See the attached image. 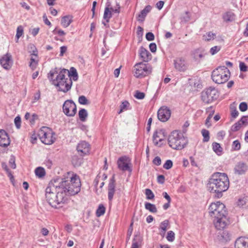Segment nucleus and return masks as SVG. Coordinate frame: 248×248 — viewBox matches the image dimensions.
<instances>
[{
    "instance_id": "4be33fe9",
    "label": "nucleus",
    "mask_w": 248,
    "mask_h": 248,
    "mask_svg": "<svg viewBox=\"0 0 248 248\" xmlns=\"http://www.w3.org/2000/svg\"><path fill=\"white\" fill-rule=\"evenodd\" d=\"M139 53L141 58L144 62H148L151 60L152 55L151 53L143 47H140Z\"/></svg>"
},
{
    "instance_id": "2f4dec72",
    "label": "nucleus",
    "mask_w": 248,
    "mask_h": 248,
    "mask_svg": "<svg viewBox=\"0 0 248 248\" xmlns=\"http://www.w3.org/2000/svg\"><path fill=\"white\" fill-rule=\"evenodd\" d=\"M223 19L226 22L232 21L234 19V15L232 12H226L223 15Z\"/></svg>"
},
{
    "instance_id": "f704fd0d",
    "label": "nucleus",
    "mask_w": 248,
    "mask_h": 248,
    "mask_svg": "<svg viewBox=\"0 0 248 248\" xmlns=\"http://www.w3.org/2000/svg\"><path fill=\"white\" fill-rule=\"evenodd\" d=\"M216 37V34L213 33L211 31L207 32L205 34H204L202 36L203 40L207 41H209L214 39Z\"/></svg>"
},
{
    "instance_id": "9b49d317",
    "label": "nucleus",
    "mask_w": 248,
    "mask_h": 248,
    "mask_svg": "<svg viewBox=\"0 0 248 248\" xmlns=\"http://www.w3.org/2000/svg\"><path fill=\"white\" fill-rule=\"evenodd\" d=\"M63 112L67 116L73 117L77 112V106L71 100L65 101L62 106Z\"/></svg>"
},
{
    "instance_id": "f3484780",
    "label": "nucleus",
    "mask_w": 248,
    "mask_h": 248,
    "mask_svg": "<svg viewBox=\"0 0 248 248\" xmlns=\"http://www.w3.org/2000/svg\"><path fill=\"white\" fill-rule=\"evenodd\" d=\"M214 223L217 230L223 229L227 225V216L215 218Z\"/></svg>"
},
{
    "instance_id": "c03bdc74",
    "label": "nucleus",
    "mask_w": 248,
    "mask_h": 248,
    "mask_svg": "<svg viewBox=\"0 0 248 248\" xmlns=\"http://www.w3.org/2000/svg\"><path fill=\"white\" fill-rule=\"evenodd\" d=\"M167 239L169 242H172L175 239V233L172 231H170L168 232L167 236L166 237Z\"/></svg>"
},
{
    "instance_id": "7ed1b4c3",
    "label": "nucleus",
    "mask_w": 248,
    "mask_h": 248,
    "mask_svg": "<svg viewBox=\"0 0 248 248\" xmlns=\"http://www.w3.org/2000/svg\"><path fill=\"white\" fill-rule=\"evenodd\" d=\"M230 183L227 174L225 173L216 172L209 179L207 184L208 190L215 193V196L221 198L223 192L227 191L229 187Z\"/></svg>"
},
{
    "instance_id": "6e6552de",
    "label": "nucleus",
    "mask_w": 248,
    "mask_h": 248,
    "mask_svg": "<svg viewBox=\"0 0 248 248\" xmlns=\"http://www.w3.org/2000/svg\"><path fill=\"white\" fill-rule=\"evenodd\" d=\"M152 67L147 63L140 62L136 63L134 66L133 73L135 77L142 78L150 74Z\"/></svg>"
},
{
    "instance_id": "cd10ccee",
    "label": "nucleus",
    "mask_w": 248,
    "mask_h": 248,
    "mask_svg": "<svg viewBox=\"0 0 248 248\" xmlns=\"http://www.w3.org/2000/svg\"><path fill=\"white\" fill-rule=\"evenodd\" d=\"M163 133L160 131H156L154 133L153 139V142L155 146H158L160 147L161 145H159V142L158 141V139H159L160 137L162 136Z\"/></svg>"
},
{
    "instance_id": "a878e982",
    "label": "nucleus",
    "mask_w": 248,
    "mask_h": 248,
    "mask_svg": "<svg viewBox=\"0 0 248 248\" xmlns=\"http://www.w3.org/2000/svg\"><path fill=\"white\" fill-rule=\"evenodd\" d=\"M71 161L74 167H79L83 163V158L81 155L79 156L77 155H74L72 156Z\"/></svg>"
},
{
    "instance_id": "dca6fc26",
    "label": "nucleus",
    "mask_w": 248,
    "mask_h": 248,
    "mask_svg": "<svg viewBox=\"0 0 248 248\" xmlns=\"http://www.w3.org/2000/svg\"><path fill=\"white\" fill-rule=\"evenodd\" d=\"M115 187V175L113 174L112 177L109 179L108 186V199L109 202H111L113 199L116 191Z\"/></svg>"
},
{
    "instance_id": "338daca9",
    "label": "nucleus",
    "mask_w": 248,
    "mask_h": 248,
    "mask_svg": "<svg viewBox=\"0 0 248 248\" xmlns=\"http://www.w3.org/2000/svg\"><path fill=\"white\" fill-rule=\"evenodd\" d=\"M212 116L211 115H209L207 118H206V120H205V125L208 127H210L211 125V118Z\"/></svg>"
},
{
    "instance_id": "393cba45",
    "label": "nucleus",
    "mask_w": 248,
    "mask_h": 248,
    "mask_svg": "<svg viewBox=\"0 0 248 248\" xmlns=\"http://www.w3.org/2000/svg\"><path fill=\"white\" fill-rule=\"evenodd\" d=\"M152 8L151 6L150 5L146 6L139 14L138 17H139V20H141L143 21L145 17L146 16L148 13H149Z\"/></svg>"
},
{
    "instance_id": "4468645a",
    "label": "nucleus",
    "mask_w": 248,
    "mask_h": 248,
    "mask_svg": "<svg viewBox=\"0 0 248 248\" xmlns=\"http://www.w3.org/2000/svg\"><path fill=\"white\" fill-rule=\"evenodd\" d=\"M170 111L169 108L162 107L158 110L157 117L160 121L165 122L170 118Z\"/></svg>"
},
{
    "instance_id": "864d4df0",
    "label": "nucleus",
    "mask_w": 248,
    "mask_h": 248,
    "mask_svg": "<svg viewBox=\"0 0 248 248\" xmlns=\"http://www.w3.org/2000/svg\"><path fill=\"white\" fill-rule=\"evenodd\" d=\"M15 125L19 129L21 126V118L19 116H16L14 120Z\"/></svg>"
},
{
    "instance_id": "f257e3e1",
    "label": "nucleus",
    "mask_w": 248,
    "mask_h": 248,
    "mask_svg": "<svg viewBox=\"0 0 248 248\" xmlns=\"http://www.w3.org/2000/svg\"><path fill=\"white\" fill-rule=\"evenodd\" d=\"M58 179L51 181L46 189V198L49 204L55 208L62 206L67 198L62 188L58 185Z\"/></svg>"
},
{
    "instance_id": "aec40b11",
    "label": "nucleus",
    "mask_w": 248,
    "mask_h": 248,
    "mask_svg": "<svg viewBox=\"0 0 248 248\" xmlns=\"http://www.w3.org/2000/svg\"><path fill=\"white\" fill-rule=\"evenodd\" d=\"M0 63L4 69H9L12 63L11 55L8 53L4 55L0 59Z\"/></svg>"
},
{
    "instance_id": "c756f323",
    "label": "nucleus",
    "mask_w": 248,
    "mask_h": 248,
    "mask_svg": "<svg viewBox=\"0 0 248 248\" xmlns=\"http://www.w3.org/2000/svg\"><path fill=\"white\" fill-rule=\"evenodd\" d=\"M213 151L217 155H221L222 153V148L219 143L214 142L212 143Z\"/></svg>"
},
{
    "instance_id": "09e8293b",
    "label": "nucleus",
    "mask_w": 248,
    "mask_h": 248,
    "mask_svg": "<svg viewBox=\"0 0 248 248\" xmlns=\"http://www.w3.org/2000/svg\"><path fill=\"white\" fill-rule=\"evenodd\" d=\"M134 96L137 99H143L145 97V93L139 91H136Z\"/></svg>"
},
{
    "instance_id": "a18cd8bd",
    "label": "nucleus",
    "mask_w": 248,
    "mask_h": 248,
    "mask_svg": "<svg viewBox=\"0 0 248 248\" xmlns=\"http://www.w3.org/2000/svg\"><path fill=\"white\" fill-rule=\"evenodd\" d=\"M232 148L234 151H238L241 148V144L238 140H235L232 142Z\"/></svg>"
},
{
    "instance_id": "423d86ee",
    "label": "nucleus",
    "mask_w": 248,
    "mask_h": 248,
    "mask_svg": "<svg viewBox=\"0 0 248 248\" xmlns=\"http://www.w3.org/2000/svg\"><path fill=\"white\" fill-rule=\"evenodd\" d=\"M230 75V72L226 66H218L213 71L212 79L216 83L223 84L228 80Z\"/></svg>"
},
{
    "instance_id": "f03ea898",
    "label": "nucleus",
    "mask_w": 248,
    "mask_h": 248,
    "mask_svg": "<svg viewBox=\"0 0 248 248\" xmlns=\"http://www.w3.org/2000/svg\"><path fill=\"white\" fill-rule=\"evenodd\" d=\"M67 72V69L55 67L47 75L48 79L52 84L59 88V91L66 93L71 89L72 81L71 78H66Z\"/></svg>"
},
{
    "instance_id": "2eb2a0df",
    "label": "nucleus",
    "mask_w": 248,
    "mask_h": 248,
    "mask_svg": "<svg viewBox=\"0 0 248 248\" xmlns=\"http://www.w3.org/2000/svg\"><path fill=\"white\" fill-rule=\"evenodd\" d=\"M175 68L180 72H184L187 69V65L185 59L183 57H178L173 61Z\"/></svg>"
},
{
    "instance_id": "5701e85b",
    "label": "nucleus",
    "mask_w": 248,
    "mask_h": 248,
    "mask_svg": "<svg viewBox=\"0 0 248 248\" xmlns=\"http://www.w3.org/2000/svg\"><path fill=\"white\" fill-rule=\"evenodd\" d=\"M110 3L107 2L106 4V7L104 10L103 19L108 23L110 18L112 17V11L110 10Z\"/></svg>"
},
{
    "instance_id": "a19ab883",
    "label": "nucleus",
    "mask_w": 248,
    "mask_h": 248,
    "mask_svg": "<svg viewBox=\"0 0 248 248\" xmlns=\"http://www.w3.org/2000/svg\"><path fill=\"white\" fill-rule=\"evenodd\" d=\"M145 194L146 196V199L147 200H152L155 197L154 194L152 191L149 188L145 189Z\"/></svg>"
},
{
    "instance_id": "a211bd4d",
    "label": "nucleus",
    "mask_w": 248,
    "mask_h": 248,
    "mask_svg": "<svg viewBox=\"0 0 248 248\" xmlns=\"http://www.w3.org/2000/svg\"><path fill=\"white\" fill-rule=\"evenodd\" d=\"M10 143V140L7 132L3 129L0 130V146L6 147Z\"/></svg>"
},
{
    "instance_id": "e433bc0d",
    "label": "nucleus",
    "mask_w": 248,
    "mask_h": 248,
    "mask_svg": "<svg viewBox=\"0 0 248 248\" xmlns=\"http://www.w3.org/2000/svg\"><path fill=\"white\" fill-rule=\"evenodd\" d=\"M106 211V208L103 204H99L96 211V215L99 217L103 215Z\"/></svg>"
},
{
    "instance_id": "4c0bfd02",
    "label": "nucleus",
    "mask_w": 248,
    "mask_h": 248,
    "mask_svg": "<svg viewBox=\"0 0 248 248\" xmlns=\"http://www.w3.org/2000/svg\"><path fill=\"white\" fill-rule=\"evenodd\" d=\"M23 27L22 26H19L17 27L16 29V37L17 39L16 42H18L19 38L23 35Z\"/></svg>"
},
{
    "instance_id": "603ef678",
    "label": "nucleus",
    "mask_w": 248,
    "mask_h": 248,
    "mask_svg": "<svg viewBox=\"0 0 248 248\" xmlns=\"http://www.w3.org/2000/svg\"><path fill=\"white\" fill-rule=\"evenodd\" d=\"M239 68L241 72H246L248 71V66L242 62H239Z\"/></svg>"
},
{
    "instance_id": "c9c22d12",
    "label": "nucleus",
    "mask_w": 248,
    "mask_h": 248,
    "mask_svg": "<svg viewBox=\"0 0 248 248\" xmlns=\"http://www.w3.org/2000/svg\"><path fill=\"white\" fill-rule=\"evenodd\" d=\"M201 133L203 136L202 141L203 142H208L210 140L209 132L208 130L203 129L202 130Z\"/></svg>"
},
{
    "instance_id": "774afa93",
    "label": "nucleus",
    "mask_w": 248,
    "mask_h": 248,
    "mask_svg": "<svg viewBox=\"0 0 248 248\" xmlns=\"http://www.w3.org/2000/svg\"><path fill=\"white\" fill-rule=\"evenodd\" d=\"M164 4V2L162 0H160L156 3V6L159 10H161L163 8Z\"/></svg>"
},
{
    "instance_id": "49530a36",
    "label": "nucleus",
    "mask_w": 248,
    "mask_h": 248,
    "mask_svg": "<svg viewBox=\"0 0 248 248\" xmlns=\"http://www.w3.org/2000/svg\"><path fill=\"white\" fill-rule=\"evenodd\" d=\"M221 237L225 241H228L230 240V235L227 231H223L219 233Z\"/></svg>"
},
{
    "instance_id": "6e6d98bb",
    "label": "nucleus",
    "mask_w": 248,
    "mask_h": 248,
    "mask_svg": "<svg viewBox=\"0 0 248 248\" xmlns=\"http://www.w3.org/2000/svg\"><path fill=\"white\" fill-rule=\"evenodd\" d=\"M146 39L149 41H153L155 39V35L151 32H148L146 34Z\"/></svg>"
},
{
    "instance_id": "20e7f679",
    "label": "nucleus",
    "mask_w": 248,
    "mask_h": 248,
    "mask_svg": "<svg viewBox=\"0 0 248 248\" xmlns=\"http://www.w3.org/2000/svg\"><path fill=\"white\" fill-rule=\"evenodd\" d=\"M58 185L62 188L65 195H74L80 190V180L76 174H72L69 180L62 179L58 182Z\"/></svg>"
},
{
    "instance_id": "37998d69",
    "label": "nucleus",
    "mask_w": 248,
    "mask_h": 248,
    "mask_svg": "<svg viewBox=\"0 0 248 248\" xmlns=\"http://www.w3.org/2000/svg\"><path fill=\"white\" fill-rule=\"evenodd\" d=\"M242 125V124L240 123V121L239 120L237 122H236L233 125H232L231 127V130L233 132H236L240 129Z\"/></svg>"
},
{
    "instance_id": "0eeeda50",
    "label": "nucleus",
    "mask_w": 248,
    "mask_h": 248,
    "mask_svg": "<svg viewBox=\"0 0 248 248\" xmlns=\"http://www.w3.org/2000/svg\"><path fill=\"white\" fill-rule=\"evenodd\" d=\"M208 213L214 218L227 215L225 205L220 202L211 203L208 207Z\"/></svg>"
},
{
    "instance_id": "4d7b16f0",
    "label": "nucleus",
    "mask_w": 248,
    "mask_h": 248,
    "mask_svg": "<svg viewBox=\"0 0 248 248\" xmlns=\"http://www.w3.org/2000/svg\"><path fill=\"white\" fill-rule=\"evenodd\" d=\"M220 49V47L218 46H215L212 47L210 50V52L212 55H214L218 52Z\"/></svg>"
},
{
    "instance_id": "bf43d9fd",
    "label": "nucleus",
    "mask_w": 248,
    "mask_h": 248,
    "mask_svg": "<svg viewBox=\"0 0 248 248\" xmlns=\"http://www.w3.org/2000/svg\"><path fill=\"white\" fill-rule=\"evenodd\" d=\"M153 163L156 165L159 166L161 163V160L160 157L156 156L153 160Z\"/></svg>"
},
{
    "instance_id": "39448f33",
    "label": "nucleus",
    "mask_w": 248,
    "mask_h": 248,
    "mask_svg": "<svg viewBox=\"0 0 248 248\" xmlns=\"http://www.w3.org/2000/svg\"><path fill=\"white\" fill-rule=\"evenodd\" d=\"M169 146L173 149L180 150L185 147L187 144V140L180 131H173L169 135L168 139Z\"/></svg>"
},
{
    "instance_id": "473e14b6",
    "label": "nucleus",
    "mask_w": 248,
    "mask_h": 248,
    "mask_svg": "<svg viewBox=\"0 0 248 248\" xmlns=\"http://www.w3.org/2000/svg\"><path fill=\"white\" fill-rule=\"evenodd\" d=\"M145 208L146 210L149 211L151 213H155L157 211L155 205L150 202H146L145 203Z\"/></svg>"
},
{
    "instance_id": "e2e57ef3",
    "label": "nucleus",
    "mask_w": 248,
    "mask_h": 248,
    "mask_svg": "<svg viewBox=\"0 0 248 248\" xmlns=\"http://www.w3.org/2000/svg\"><path fill=\"white\" fill-rule=\"evenodd\" d=\"M186 16L182 17V21L184 22H187L190 19V16L189 15V13L188 12H186Z\"/></svg>"
},
{
    "instance_id": "7c9ffc66",
    "label": "nucleus",
    "mask_w": 248,
    "mask_h": 248,
    "mask_svg": "<svg viewBox=\"0 0 248 248\" xmlns=\"http://www.w3.org/2000/svg\"><path fill=\"white\" fill-rule=\"evenodd\" d=\"M78 116L81 122H85L88 116L87 111L85 108L80 109L78 112Z\"/></svg>"
},
{
    "instance_id": "69168bd1",
    "label": "nucleus",
    "mask_w": 248,
    "mask_h": 248,
    "mask_svg": "<svg viewBox=\"0 0 248 248\" xmlns=\"http://www.w3.org/2000/svg\"><path fill=\"white\" fill-rule=\"evenodd\" d=\"M240 123L242 124V125L245 124L246 125L248 123V118L246 116H243L240 120H239Z\"/></svg>"
},
{
    "instance_id": "3c124183",
    "label": "nucleus",
    "mask_w": 248,
    "mask_h": 248,
    "mask_svg": "<svg viewBox=\"0 0 248 248\" xmlns=\"http://www.w3.org/2000/svg\"><path fill=\"white\" fill-rule=\"evenodd\" d=\"M246 204V199L245 198L239 199L237 202V204L240 207H243Z\"/></svg>"
},
{
    "instance_id": "052dcab7",
    "label": "nucleus",
    "mask_w": 248,
    "mask_h": 248,
    "mask_svg": "<svg viewBox=\"0 0 248 248\" xmlns=\"http://www.w3.org/2000/svg\"><path fill=\"white\" fill-rule=\"evenodd\" d=\"M157 182L159 184H163L165 182V177L163 175H159L157 178Z\"/></svg>"
},
{
    "instance_id": "de8ad7c7",
    "label": "nucleus",
    "mask_w": 248,
    "mask_h": 248,
    "mask_svg": "<svg viewBox=\"0 0 248 248\" xmlns=\"http://www.w3.org/2000/svg\"><path fill=\"white\" fill-rule=\"evenodd\" d=\"M173 165V162L171 160H167L163 165V168L166 170L170 169Z\"/></svg>"
},
{
    "instance_id": "9d476101",
    "label": "nucleus",
    "mask_w": 248,
    "mask_h": 248,
    "mask_svg": "<svg viewBox=\"0 0 248 248\" xmlns=\"http://www.w3.org/2000/svg\"><path fill=\"white\" fill-rule=\"evenodd\" d=\"M219 96L217 90L213 87H209L202 93V99L204 103L209 104L217 99Z\"/></svg>"
},
{
    "instance_id": "72a5a7b5",
    "label": "nucleus",
    "mask_w": 248,
    "mask_h": 248,
    "mask_svg": "<svg viewBox=\"0 0 248 248\" xmlns=\"http://www.w3.org/2000/svg\"><path fill=\"white\" fill-rule=\"evenodd\" d=\"M35 175L39 178H42L46 174V171L45 169L41 167H38L35 170Z\"/></svg>"
},
{
    "instance_id": "58836bf2",
    "label": "nucleus",
    "mask_w": 248,
    "mask_h": 248,
    "mask_svg": "<svg viewBox=\"0 0 248 248\" xmlns=\"http://www.w3.org/2000/svg\"><path fill=\"white\" fill-rule=\"evenodd\" d=\"M130 106L129 103L127 101H123L120 105V110L119 113H121L124 110L128 109V107Z\"/></svg>"
},
{
    "instance_id": "412c9836",
    "label": "nucleus",
    "mask_w": 248,
    "mask_h": 248,
    "mask_svg": "<svg viewBox=\"0 0 248 248\" xmlns=\"http://www.w3.org/2000/svg\"><path fill=\"white\" fill-rule=\"evenodd\" d=\"M235 248H248V237H240L235 241Z\"/></svg>"
},
{
    "instance_id": "1a4fd4ad",
    "label": "nucleus",
    "mask_w": 248,
    "mask_h": 248,
    "mask_svg": "<svg viewBox=\"0 0 248 248\" xmlns=\"http://www.w3.org/2000/svg\"><path fill=\"white\" fill-rule=\"evenodd\" d=\"M54 133L46 127H43L38 133V136L41 141L44 144L50 145L54 142L55 138Z\"/></svg>"
},
{
    "instance_id": "13d9d810",
    "label": "nucleus",
    "mask_w": 248,
    "mask_h": 248,
    "mask_svg": "<svg viewBox=\"0 0 248 248\" xmlns=\"http://www.w3.org/2000/svg\"><path fill=\"white\" fill-rule=\"evenodd\" d=\"M9 164H10L11 168L14 169H16V165L15 163V158L14 156H11L9 160Z\"/></svg>"
},
{
    "instance_id": "b1692460",
    "label": "nucleus",
    "mask_w": 248,
    "mask_h": 248,
    "mask_svg": "<svg viewBox=\"0 0 248 248\" xmlns=\"http://www.w3.org/2000/svg\"><path fill=\"white\" fill-rule=\"evenodd\" d=\"M206 53L205 51L202 49H197L194 51V58L196 61H200L202 59Z\"/></svg>"
},
{
    "instance_id": "f8f14e48",
    "label": "nucleus",
    "mask_w": 248,
    "mask_h": 248,
    "mask_svg": "<svg viewBox=\"0 0 248 248\" xmlns=\"http://www.w3.org/2000/svg\"><path fill=\"white\" fill-rule=\"evenodd\" d=\"M127 159L128 157L126 156L120 157L117 161L118 167L122 171H128L131 172L132 171V167L130 165V163L127 162Z\"/></svg>"
},
{
    "instance_id": "5fc2aeb1",
    "label": "nucleus",
    "mask_w": 248,
    "mask_h": 248,
    "mask_svg": "<svg viewBox=\"0 0 248 248\" xmlns=\"http://www.w3.org/2000/svg\"><path fill=\"white\" fill-rule=\"evenodd\" d=\"M52 32L54 34H58L60 36H63L66 34L62 30H57L56 28Z\"/></svg>"
},
{
    "instance_id": "0e129e2a",
    "label": "nucleus",
    "mask_w": 248,
    "mask_h": 248,
    "mask_svg": "<svg viewBox=\"0 0 248 248\" xmlns=\"http://www.w3.org/2000/svg\"><path fill=\"white\" fill-rule=\"evenodd\" d=\"M1 167H2V169L3 170H4L9 174V175H11L10 170L9 169L8 167H7V166L5 163H4V162L2 163Z\"/></svg>"
},
{
    "instance_id": "bb28decb",
    "label": "nucleus",
    "mask_w": 248,
    "mask_h": 248,
    "mask_svg": "<svg viewBox=\"0 0 248 248\" xmlns=\"http://www.w3.org/2000/svg\"><path fill=\"white\" fill-rule=\"evenodd\" d=\"M72 21V17L70 16H66L62 17L61 24L64 28L68 27Z\"/></svg>"
},
{
    "instance_id": "680f3d73",
    "label": "nucleus",
    "mask_w": 248,
    "mask_h": 248,
    "mask_svg": "<svg viewBox=\"0 0 248 248\" xmlns=\"http://www.w3.org/2000/svg\"><path fill=\"white\" fill-rule=\"evenodd\" d=\"M149 48L152 52H155L156 50V45L154 43H152L149 45Z\"/></svg>"
},
{
    "instance_id": "6ab92c4d",
    "label": "nucleus",
    "mask_w": 248,
    "mask_h": 248,
    "mask_svg": "<svg viewBox=\"0 0 248 248\" xmlns=\"http://www.w3.org/2000/svg\"><path fill=\"white\" fill-rule=\"evenodd\" d=\"M77 150L78 152L81 153L80 155L83 156L89 152L90 145L85 141H82L78 144Z\"/></svg>"
},
{
    "instance_id": "ddd939ff",
    "label": "nucleus",
    "mask_w": 248,
    "mask_h": 248,
    "mask_svg": "<svg viewBox=\"0 0 248 248\" xmlns=\"http://www.w3.org/2000/svg\"><path fill=\"white\" fill-rule=\"evenodd\" d=\"M233 170L235 174L244 175L248 170V165L245 162L240 161L236 163Z\"/></svg>"
},
{
    "instance_id": "79ce46f5",
    "label": "nucleus",
    "mask_w": 248,
    "mask_h": 248,
    "mask_svg": "<svg viewBox=\"0 0 248 248\" xmlns=\"http://www.w3.org/2000/svg\"><path fill=\"white\" fill-rule=\"evenodd\" d=\"M169 225V220L166 219L162 221L159 226V230L163 231V232H166L167 230V227Z\"/></svg>"
},
{
    "instance_id": "8fccbe9b",
    "label": "nucleus",
    "mask_w": 248,
    "mask_h": 248,
    "mask_svg": "<svg viewBox=\"0 0 248 248\" xmlns=\"http://www.w3.org/2000/svg\"><path fill=\"white\" fill-rule=\"evenodd\" d=\"M239 108L241 111L244 112L247 110L248 105L247 103L243 102H241L239 106Z\"/></svg>"
},
{
    "instance_id": "ea45409f",
    "label": "nucleus",
    "mask_w": 248,
    "mask_h": 248,
    "mask_svg": "<svg viewBox=\"0 0 248 248\" xmlns=\"http://www.w3.org/2000/svg\"><path fill=\"white\" fill-rule=\"evenodd\" d=\"M78 103L81 105H88L90 103L89 100L84 95L79 96L78 99Z\"/></svg>"
},
{
    "instance_id": "c85d7f7f",
    "label": "nucleus",
    "mask_w": 248,
    "mask_h": 248,
    "mask_svg": "<svg viewBox=\"0 0 248 248\" xmlns=\"http://www.w3.org/2000/svg\"><path fill=\"white\" fill-rule=\"evenodd\" d=\"M66 75H68V78L70 76L73 77V79L74 81H76L78 78V75L77 71V70L74 67H71L70 69V71L68 70V72Z\"/></svg>"
}]
</instances>
